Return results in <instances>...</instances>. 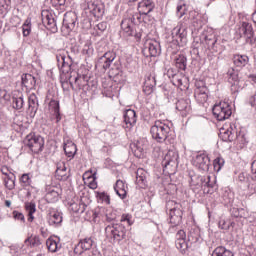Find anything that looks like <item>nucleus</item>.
<instances>
[{
  "label": "nucleus",
  "instance_id": "f257e3e1",
  "mask_svg": "<svg viewBox=\"0 0 256 256\" xmlns=\"http://www.w3.org/2000/svg\"><path fill=\"white\" fill-rule=\"evenodd\" d=\"M150 133L154 141H156L157 143H165V141L169 139L171 127H169V124H166L161 120H157L151 127Z\"/></svg>",
  "mask_w": 256,
  "mask_h": 256
},
{
  "label": "nucleus",
  "instance_id": "f03ea898",
  "mask_svg": "<svg viewBox=\"0 0 256 256\" xmlns=\"http://www.w3.org/2000/svg\"><path fill=\"white\" fill-rule=\"evenodd\" d=\"M105 234L107 239H112L114 243H120L127 239V228L123 224H109L105 228Z\"/></svg>",
  "mask_w": 256,
  "mask_h": 256
},
{
  "label": "nucleus",
  "instance_id": "7ed1b4c3",
  "mask_svg": "<svg viewBox=\"0 0 256 256\" xmlns=\"http://www.w3.org/2000/svg\"><path fill=\"white\" fill-rule=\"evenodd\" d=\"M25 147L35 154H39L45 148V138L39 134L30 133L24 139Z\"/></svg>",
  "mask_w": 256,
  "mask_h": 256
},
{
  "label": "nucleus",
  "instance_id": "20e7f679",
  "mask_svg": "<svg viewBox=\"0 0 256 256\" xmlns=\"http://www.w3.org/2000/svg\"><path fill=\"white\" fill-rule=\"evenodd\" d=\"M82 9L88 17H95V19H101L105 15V5L97 4L92 0H86L82 4Z\"/></svg>",
  "mask_w": 256,
  "mask_h": 256
},
{
  "label": "nucleus",
  "instance_id": "39448f33",
  "mask_svg": "<svg viewBox=\"0 0 256 256\" xmlns=\"http://www.w3.org/2000/svg\"><path fill=\"white\" fill-rule=\"evenodd\" d=\"M172 41L178 47H185L187 45V26L179 23L172 29Z\"/></svg>",
  "mask_w": 256,
  "mask_h": 256
},
{
  "label": "nucleus",
  "instance_id": "423d86ee",
  "mask_svg": "<svg viewBox=\"0 0 256 256\" xmlns=\"http://www.w3.org/2000/svg\"><path fill=\"white\" fill-rule=\"evenodd\" d=\"M212 113L217 121H225L233 115V110L231 109V104L228 102H220L214 105Z\"/></svg>",
  "mask_w": 256,
  "mask_h": 256
},
{
  "label": "nucleus",
  "instance_id": "0eeeda50",
  "mask_svg": "<svg viewBox=\"0 0 256 256\" xmlns=\"http://www.w3.org/2000/svg\"><path fill=\"white\" fill-rule=\"evenodd\" d=\"M200 41L205 46H207V49H210L211 51H214V53H217L219 51V44L217 43V35L213 30H205L200 35Z\"/></svg>",
  "mask_w": 256,
  "mask_h": 256
},
{
  "label": "nucleus",
  "instance_id": "6e6552de",
  "mask_svg": "<svg viewBox=\"0 0 256 256\" xmlns=\"http://www.w3.org/2000/svg\"><path fill=\"white\" fill-rule=\"evenodd\" d=\"M144 57H159L161 55V44L155 39H148L142 50Z\"/></svg>",
  "mask_w": 256,
  "mask_h": 256
},
{
  "label": "nucleus",
  "instance_id": "1a4fd4ad",
  "mask_svg": "<svg viewBox=\"0 0 256 256\" xmlns=\"http://www.w3.org/2000/svg\"><path fill=\"white\" fill-rule=\"evenodd\" d=\"M192 164L194 165V167H196V169L205 173L209 171V165H211V159L209 158V155H207V153L199 152L193 158Z\"/></svg>",
  "mask_w": 256,
  "mask_h": 256
},
{
  "label": "nucleus",
  "instance_id": "9d476101",
  "mask_svg": "<svg viewBox=\"0 0 256 256\" xmlns=\"http://www.w3.org/2000/svg\"><path fill=\"white\" fill-rule=\"evenodd\" d=\"M135 24L133 23V19L125 18L121 22V29L128 35V37H135L137 41H139L143 37V32H136L134 30Z\"/></svg>",
  "mask_w": 256,
  "mask_h": 256
},
{
  "label": "nucleus",
  "instance_id": "9b49d317",
  "mask_svg": "<svg viewBox=\"0 0 256 256\" xmlns=\"http://www.w3.org/2000/svg\"><path fill=\"white\" fill-rule=\"evenodd\" d=\"M168 77L172 78V84L175 87H178L181 89V91H184V89H187V77L181 73H174L173 69L168 70Z\"/></svg>",
  "mask_w": 256,
  "mask_h": 256
},
{
  "label": "nucleus",
  "instance_id": "f8f14e48",
  "mask_svg": "<svg viewBox=\"0 0 256 256\" xmlns=\"http://www.w3.org/2000/svg\"><path fill=\"white\" fill-rule=\"evenodd\" d=\"M42 23L46 29L52 33H57V21L53 17V14L47 10H43L41 13Z\"/></svg>",
  "mask_w": 256,
  "mask_h": 256
},
{
  "label": "nucleus",
  "instance_id": "ddd939ff",
  "mask_svg": "<svg viewBox=\"0 0 256 256\" xmlns=\"http://www.w3.org/2000/svg\"><path fill=\"white\" fill-rule=\"evenodd\" d=\"M194 97L198 103H207V99H209V89H207V86L203 85V82L196 83Z\"/></svg>",
  "mask_w": 256,
  "mask_h": 256
},
{
  "label": "nucleus",
  "instance_id": "4468645a",
  "mask_svg": "<svg viewBox=\"0 0 256 256\" xmlns=\"http://www.w3.org/2000/svg\"><path fill=\"white\" fill-rule=\"evenodd\" d=\"M93 245H95V241L92 237L81 239L75 246L74 253H76V255H82L85 251H91V249H93Z\"/></svg>",
  "mask_w": 256,
  "mask_h": 256
},
{
  "label": "nucleus",
  "instance_id": "2eb2a0df",
  "mask_svg": "<svg viewBox=\"0 0 256 256\" xmlns=\"http://www.w3.org/2000/svg\"><path fill=\"white\" fill-rule=\"evenodd\" d=\"M228 76V83L231 85V92L237 93L239 92V89H241V86L239 85V71L235 70V68H230L227 72Z\"/></svg>",
  "mask_w": 256,
  "mask_h": 256
},
{
  "label": "nucleus",
  "instance_id": "dca6fc26",
  "mask_svg": "<svg viewBox=\"0 0 256 256\" xmlns=\"http://www.w3.org/2000/svg\"><path fill=\"white\" fill-rule=\"evenodd\" d=\"M241 37H245L246 43H253L255 37V31H253V25L249 22H243L240 27Z\"/></svg>",
  "mask_w": 256,
  "mask_h": 256
},
{
  "label": "nucleus",
  "instance_id": "f3484780",
  "mask_svg": "<svg viewBox=\"0 0 256 256\" xmlns=\"http://www.w3.org/2000/svg\"><path fill=\"white\" fill-rule=\"evenodd\" d=\"M192 27H194V31H199L203 29V25H205V21L203 20V15L199 12L192 10L189 12V17Z\"/></svg>",
  "mask_w": 256,
  "mask_h": 256
},
{
  "label": "nucleus",
  "instance_id": "a211bd4d",
  "mask_svg": "<svg viewBox=\"0 0 256 256\" xmlns=\"http://www.w3.org/2000/svg\"><path fill=\"white\" fill-rule=\"evenodd\" d=\"M176 109L182 117H187L191 113V99L182 98L176 102Z\"/></svg>",
  "mask_w": 256,
  "mask_h": 256
},
{
  "label": "nucleus",
  "instance_id": "6ab92c4d",
  "mask_svg": "<svg viewBox=\"0 0 256 256\" xmlns=\"http://www.w3.org/2000/svg\"><path fill=\"white\" fill-rule=\"evenodd\" d=\"M124 127L126 129H133L137 125V113L135 110L128 109L124 112Z\"/></svg>",
  "mask_w": 256,
  "mask_h": 256
},
{
  "label": "nucleus",
  "instance_id": "aec40b11",
  "mask_svg": "<svg viewBox=\"0 0 256 256\" xmlns=\"http://www.w3.org/2000/svg\"><path fill=\"white\" fill-rule=\"evenodd\" d=\"M115 52L108 51L106 52L102 57L99 58L98 60V67H102L104 71H107L109 67H111V63L115 61Z\"/></svg>",
  "mask_w": 256,
  "mask_h": 256
},
{
  "label": "nucleus",
  "instance_id": "412c9836",
  "mask_svg": "<svg viewBox=\"0 0 256 256\" xmlns=\"http://www.w3.org/2000/svg\"><path fill=\"white\" fill-rule=\"evenodd\" d=\"M169 219L172 227H170L169 231L172 229H175L178 225H181L183 221V210L180 209H175L171 212H169Z\"/></svg>",
  "mask_w": 256,
  "mask_h": 256
},
{
  "label": "nucleus",
  "instance_id": "4be33fe9",
  "mask_svg": "<svg viewBox=\"0 0 256 256\" xmlns=\"http://www.w3.org/2000/svg\"><path fill=\"white\" fill-rule=\"evenodd\" d=\"M137 9L140 15L147 16L155 9V2H153V0H142L138 3Z\"/></svg>",
  "mask_w": 256,
  "mask_h": 256
},
{
  "label": "nucleus",
  "instance_id": "5701e85b",
  "mask_svg": "<svg viewBox=\"0 0 256 256\" xmlns=\"http://www.w3.org/2000/svg\"><path fill=\"white\" fill-rule=\"evenodd\" d=\"M39 111V99L37 98V94L32 93L28 97V113L30 117H34Z\"/></svg>",
  "mask_w": 256,
  "mask_h": 256
},
{
  "label": "nucleus",
  "instance_id": "b1692460",
  "mask_svg": "<svg viewBox=\"0 0 256 256\" xmlns=\"http://www.w3.org/2000/svg\"><path fill=\"white\" fill-rule=\"evenodd\" d=\"M21 81L22 87H25L26 91H32L37 85V80L31 74H23Z\"/></svg>",
  "mask_w": 256,
  "mask_h": 256
},
{
  "label": "nucleus",
  "instance_id": "393cba45",
  "mask_svg": "<svg viewBox=\"0 0 256 256\" xmlns=\"http://www.w3.org/2000/svg\"><path fill=\"white\" fill-rule=\"evenodd\" d=\"M76 23H77V14L70 12L64 15L63 27H65L69 31H73V29H75Z\"/></svg>",
  "mask_w": 256,
  "mask_h": 256
},
{
  "label": "nucleus",
  "instance_id": "a878e982",
  "mask_svg": "<svg viewBox=\"0 0 256 256\" xmlns=\"http://www.w3.org/2000/svg\"><path fill=\"white\" fill-rule=\"evenodd\" d=\"M232 61L236 69H243V67L249 65V56L245 54H235L232 58Z\"/></svg>",
  "mask_w": 256,
  "mask_h": 256
},
{
  "label": "nucleus",
  "instance_id": "bb28decb",
  "mask_svg": "<svg viewBox=\"0 0 256 256\" xmlns=\"http://www.w3.org/2000/svg\"><path fill=\"white\" fill-rule=\"evenodd\" d=\"M155 85H157V82L154 76L150 75L146 77L143 85V91L145 95H151L155 89Z\"/></svg>",
  "mask_w": 256,
  "mask_h": 256
},
{
  "label": "nucleus",
  "instance_id": "cd10ccee",
  "mask_svg": "<svg viewBox=\"0 0 256 256\" xmlns=\"http://www.w3.org/2000/svg\"><path fill=\"white\" fill-rule=\"evenodd\" d=\"M114 190L120 199H125L127 197V186L123 180L116 181Z\"/></svg>",
  "mask_w": 256,
  "mask_h": 256
},
{
  "label": "nucleus",
  "instance_id": "c85d7f7f",
  "mask_svg": "<svg viewBox=\"0 0 256 256\" xmlns=\"http://www.w3.org/2000/svg\"><path fill=\"white\" fill-rule=\"evenodd\" d=\"M136 183L142 189L147 187V172L143 168H138L136 171Z\"/></svg>",
  "mask_w": 256,
  "mask_h": 256
},
{
  "label": "nucleus",
  "instance_id": "c756f323",
  "mask_svg": "<svg viewBox=\"0 0 256 256\" xmlns=\"http://www.w3.org/2000/svg\"><path fill=\"white\" fill-rule=\"evenodd\" d=\"M235 133L236 131L233 130V127L231 126L228 129L222 128L220 131V137L222 138V141L225 142L235 141Z\"/></svg>",
  "mask_w": 256,
  "mask_h": 256
},
{
  "label": "nucleus",
  "instance_id": "7c9ffc66",
  "mask_svg": "<svg viewBox=\"0 0 256 256\" xmlns=\"http://www.w3.org/2000/svg\"><path fill=\"white\" fill-rule=\"evenodd\" d=\"M49 109L51 113H53L54 119H56V123H59L61 121V112L59 107V101L58 100H51L49 102Z\"/></svg>",
  "mask_w": 256,
  "mask_h": 256
},
{
  "label": "nucleus",
  "instance_id": "2f4dec72",
  "mask_svg": "<svg viewBox=\"0 0 256 256\" xmlns=\"http://www.w3.org/2000/svg\"><path fill=\"white\" fill-rule=\"evenodd\" d=\"M48 223L51 227H59L63 223V216L60 212H51L48 217Z\"/></svg>",
  "mask_w": 256,
  "mask_h": 256
},
{
  "label": "nucleus",
  "instance_id": "473e14b6",
  "mask_svg": "<svg viewBox=\"0 0 256 256\" xmlns=\"http://www.w3.org/2000/svg\"><path fill=\"white\" fill-rule=\"evenodd\" d=\"M64 153L70 159H73L75 157V154L77 153V145L69 140L64 142Z\"/></svg>",
  "mask_w": 256,
  "mask_h": 256
},
{
  "label": "nucleus",
  "instance_id": "72a5a7b5",
  "mask_svg": "<svg viewBox=\"0 0 256 256\" xmlns=\"http://www.w3.org/2000/svg\"><path fill=\"white\" fill-rule=\"evenodd\" d=\"M24 244L26 247H30V249H35V247L41 245V237L38 235H30L25 239Z\"/></svg>",
  "mask_w": 256,
  "mask_h": 256
},
{
  "label": "nucleus",
  "instance_id": "f704fd0d",
  "mask_svg": "<svg viewBox=\"0 0 256 256\" xmlns=\"http://www.w3.org/2000/svg\"><path fill=\"white\" fill-rule=\"evenodd\" d=\"M177 155L175 152H168L167 155L165 156L164 160L162 161V165L165 169L169 167H174V165H177Z\"/></svg>",
  "mask_w": 256,
  "mask_h": 256
},
{
  "label": "nucleus",
  "instance_id": "c9c22d12",
  "mask_svg": "<svg viewBox=\"0 0 256 256\" xmlns=\"http://www.w3.org/2000/svg\"><path fill=\"white\" fill-rule=\"evenodd\" d=\"M56 59L60 72H62L63 74H67L71 71V64L65 62V56L59 55L56 56Z\"/></svg>",
  "mask_w": 256,
  "mask_h": 256
},
{
  "label": "nucleus",
  "instance_id": "e433bc0d",
  "mask_svg": "<svg viewBox=\"0 0 256 256\" xmlns=\"http://www.w3.org/2000/svg\"><path fill=\"white\" fill-rule=\"evenodd\" d=\"M188 11L189 6H187V3H185L184 0H179L176 7V15L178 19H181L184 15H187Z\"/></svg>",
  "mask_w": 256,
  "mask_h": 256
},
{
  "label": "nucleus",
  "instance_id": "4c0bfd02",
  "mask_svg": "<svg viewBox=\"0 0 256 256\" xmlns=\"http://www.w3.org/2000/svg\"><path fill=\"white\" fill-rule=\"evenodd\" d=\"M188 241L190 243L201 242V231L198 228H191L188 232Z\"/></svg>",
  "mask_w": 256,
  "mask_h": 256
},
{
  "label": "nucleus",
  "instance_id": "58836bf2",
  "mask_svg": "<svg viewBox=\"0 0 256 256\" xmlns=\"http://www.w3.org/2000/svg\"><path fill=\"white\" fill-rule=\"evenodd\" d=\"M45 200L47 203H57L59 201V192L54 187L49 188L45 195Z\"/></svg>",
  "mask_w": 256,
  "mask_h": 256
},
{
  "label": "nucleus",
  "instance_id": "ea45409f",
  "mask_svg": "<svg viewBox=\"0 0 256 256\" xmlns=\"http://www.w3.org/2000/svg\"><path fill=\"white\" fill-rule=\"evenodd\" d=\"M21 187H32L33 185V174L24 173L19 178Z\"/></svg>",
  "mask_w": 256,
  "mask_h": 256
},
{
  "label": "nucleus",
  "instance_id": "a19ab883",
  "mask_svg": "<svg viewBox=\"0 0 256 256\" xmlns=\"http://www.w3.org/2000/svg\"><path fill=\"white\" fill-rule=\"evenodd\" d=\"M200 184V187H207L208 189H213L215 187V180H211V176H200L198 177Z\"/></svg>",
  "mask_w": 256,
  "mask_h": 256
},
{
  "label": "nucleus",
  "instance_id": "79ce46f5",
  "mask_svg": "<svg viewBox=\"0 0 256 256\" xmlns=\"http://www.w3.org/2000/svg\"><path fill=\"white\" fill-rule=\"evenodd\" d=\"M175 66L179 71H185L187 69V57L183 54L178 55L175 58Z\"/></svg>",
  "mask_w": 256,
  "mask_h": 256
},
{
  "label": "nucleus",
  "instance_id": "37998d69",
  "mask_svg": "<svg viewBox=\"0 0 256 256\" xmlns=\"http://www.w3.org/2000/svg\"><path fill=\"white\" fill-rule=\"evenodd\" d=\"M233 201H235V194L231 190L222 193V203L224 205H233Z\"/></svg>",
  "mask_w": 256,
  "mask_h": 256
},
{
  "label": "nucleus",
  "instance_id": "c03bdc74",
  "mask_svg": "<svg viewBox=\"0 0 256 256\" xmlns=\"http://www.w3.org/2000/svg\"><path fill=\"white\" fill-rule=\"evenodd\" d=\"M238 181L246 189H251V179L249 178L248 173H245V172L240 173L238 175Z\"/></svg>",
  "mask_w": 256,
  "mask_h": 256
},
{
  "label": "nucleus",
  "instance_id": "a18cd8bd",
  "mask_svg": "<svg viewBox=\"0 0 256 256\" xmlns=\"http://www.w3.org/2000/svg\"><path fill=\"white\" fill-rule=\"evenodd\" d=\"M46 245L48 247V251H50L51 253H57V251H59V249H61V243L57 240H53L51 238H49L46 241Z\"/></svg>",
  "mask_w": 256,
  "mask_h": 256
},
{
  "label": "nucleus",
  "instance_id": "49530a36",
  "mask_svg": "<svg viewBox=\"0 0 256 256\" xmlns=\"http://www.w3.org/2000/svg\"><path fill=\"white\" fill-rule=\"evenodd\" d=\"M211 256H234V254L224 246H218L214 249Z\"/></svg>",
  "mask_w": 256,
  "mask_h": 256
},
{
  "label": "nucleus",
  "instance_id": "de8ad7c7",
  "mask_svg": "<svg viewBox=\"0 0 256 256\" xmlns=\"http://www.w3.org/2000/svg\"><path fill=\"white\" fill-rule=\"evenodd\" d=\"M23 105H25V100L23 98V94H21L20 96L12 97L13 109H16V110L23 109Z\"/></svg>",
  "mask_w": 256,
  "mask_h": 256
},
{
  "label": "nucleus",
  "instance_id": "09e8293b",
  "mask_svg": "<svg viewBox=\"0 0 256 256\" xmlns=\"http://www.w3.org/2000/svg\"><path fill=\"white\" fill-rule=\"evenodd\" d=\"M4 187L8 189V191H13L15 189V174H11V176H6L3 178Z\"/></svg>",
  "mask_w": 256,
  "mask_h": 256
},
{
  "label": "nucleus",
  "instance_id": "8fccbe9b",
  "mask_svg": "<svg viewBox=\"0 0 256 256\" xmlns=\"http://www.w3.org/2000/svg\"><path fill=\"white\" fill-rule=\"evenodd\" d=\"M235 139L236 143L239 145L240 149H243L245 145H247V137L245 136V132H239L235 133Z\"/></svg>",
  "mask_w": 256,
  "mask_h": 256
},
{
  "label": "nucleus",
  "instance_id": "3c124183",
  "mask_svg": "<svg viewBox=\"0 0 256 256\" xmlns=\"http://www.w3.org/2000/svg\"><path fill=\"white\" fill-rule=\"evenodd\" d=\"M175 245L182 255H187V251L189 249V244H187V240L175 241Z\"/></svg>",
  "mask_w": 256,
  "mask_h": 256
},
{
  "label": "nucleus",
  "instance_id": "603ef678",
  "mask_svg": "<svg viewBox=\"0 0 256 256\" xmlns=\"http://www.w3.org/2000/svg\"><path fill=\"white\" fill-rule=\"evenodd\" d=\"M71 210L73 211V213H85V211L87 210V206L85 203H73L71 204Z\"/></svg>",
  "mask_w": 256,
  "mask_h": 256
},
{
  "label": "nucleus",
  "instance_id": "864d4df0",
  "mask_svg": "<svg viewBox=\"0 0 256 256\" xmlns=\"http://www.w3.org/2000/svg\"><path fill=\"white\" fill-rule=\"evenodd\" d=\"M23 37H29L31 35V18H27L22 25Z\"/></svg>",
  "mask_w": 256,
  "mask_h": 256
},
{
  "label": "nucleus",
  "instance_id": "5fc2aeb1",
  "mask_svg": "<svg viewBox=\"0 0 256 256\" xmlns=\"http://www.w3.org/2000/svg\"><path fill=\"white\" fill-rule=\"evenodd\" d=\"M26 211L28 213V221L32 222L35 217H33V214L35 211H37L34 203H27L26 204Z\"/></svg>",
  "mask_w": 256,
  "mask_h": 256
},
{
  "label": "nucleus",
  "instance_id": "6e6d98bb",
  "mask_svg": "<svg viewBox=\"0 0 256 256\" xmlns=\"http://www.w3.org/2000/svg\"><path fill=\"white\" fill-rule=\"evenodd\" d=\"M96 197L98 201H100V203H106V205H109L111 203V198L105 192H97Z\"/></svg>",
  "mask_w": 256,
  "mask_h": 256
},
{
  "label": "nucleus",
  "instance_id": "4d7b16f0",
  "mask_svg": "<svg viewBox=\"0 0 256 256\" xmlns=\"http://www.w3.org/2000/svg\"><path fill=\"white\" fill-rule=\"evenodd\" d=\"M225 165V159L221 157H217L214 159L213 166H214V171L219 173L221 169H223V166Z\"/></svg>",
  "mask_w": 256,
  "mask_h": 256
},
{
  "label": "nucleus",
  "instance_id": "13d9d810",
  "mask_svg": "<svg viewBox=\"0 0 256 256\" xmlns=\"http://www.w3.org/2000/svg\"><path fill=\"white\" fill-rule=\"evenodd\" d=\"M175 209H181V204L175 202L174 200H169L166 202V211L171 213V211H175Z\"/></svg>",
  "mask_w": 256,
  "mask_h": 256
},
{
  "label": "nucleus",
  "instance_id": "bf43d9fd",
  "mask_svg": "<svg viewBox=\"0 0 256 256\" xmlns=\"http://www.w3.org/2000/svg\"><path fill=\"white\" fill-rule=\"evenodd\" d=\"M86 215H91V217L86 218L88 219V221H92L93 223H99V211H97V209L88 211Z\"/></svg>",
  "mask_w": 256,
  "mask_h": 256
},
{
  "label": "nucleus",
  "instance_id": "052dcab7",
  "mask_svg": "<svg viewBox=\"0 0 256 256\" xmlns=\"http://www.w3.org/2000/svg\"><path fill=\"white\" fill-rule=\"evenodd\" d=\"M66 171H67V167H63V168H58L57 170H56V175L58 176V177H60V179H67V174H65L66 173Z\"/></svg>",
  "mask_w": 256,
  "mask_h": 256
},
{
  "label": "nucleus",
  "instance_id": "680f3d73",
  "mask_svg": "<svg viewBox=\"0 0 256 256\" xmlns=\"http://www.w3.org/2000/svg\"><path fill=\"white\" fill-rule=\"evenodd\" d=\"M187 240V234L185 233L184 230H179L176 233V241H185Z\"/></svg>",
  "mask_w": 256,
  "mask_h": 256
},
{
  "label": "nucleus",
  "instance_id": "e2e57ef3",
  "mask_svg": "<svg viewBox=\"0 0 256 256\" xmlns=\"http://www.w3.org/2000/svg\"><path fill=\"white\" fill-rule=\"evenodd\" d=\"M13 169L9 168L8 166H2L1 173L2 175H5V177H11L13 175Z\"/></svg>",
  "mask_w": 256,
  "mask_h": 256
},
{
  "label": "nucleus",
  "instance_id": "0e129e2a",
  "mask_svg": "<svg viewBox=\"0 0 256 256\" xmlns=\"http://www.w3.org/2000/svg\"><path fill=\"white\" fill-rule=\"evenodd\" d=\"M13 217L17 221H22V223H25V215H23V213L18 212V211H14L13 212Z\"/></svg>",
  "mask_w": 256,
  "mask_h": 256
},
{
  "label": "nucleus",
  "instance_id": "69168bd1",
  "mask_svg": "<svg viewBox=\"0 0 256 256\" xmlns=\"http://www.w3.org/2000/svg\"><path fill=\"white\" fill-rule=\"evenodd\" d=\"M83 80H85V76L77 74V76L74 77V84L76 85V87H81V81Z\"/></svg>",
  "mask_w": 256,
  "mask_h": 256
},
{
  "label": "nucleus",
  "instance_id": "338daca9",
  "mask_svg": "<svg viewBox=\"0 0 256 256\" xmlns=\"http://www.w3.org/2000/svg\"><path fill=\"white\" fill-rule=\"evenodd\" d=\"M67 3V0H51V4L54 7H63Z\"/></svg>",
  "mask_w": 256,
  "mask_h": 256
},
{
  "label": "nucleus",
  "instance_id": "774afa93",
  "mask_svg": "<svg viewBox=\"0 0 256 256\" xmlns=\"http://www.w3.org/2000/svg\"><path fill=\"white\" fill-rule=\"evenodd\" d=\"M251 171H252V179L256 181V160H254L251 164Z\"/></svg>",
  "mask_w": 256,
  "mask_h": 256
}]
</instances>
